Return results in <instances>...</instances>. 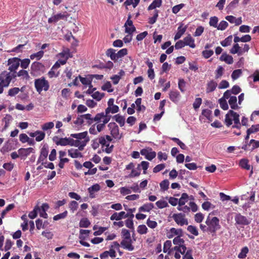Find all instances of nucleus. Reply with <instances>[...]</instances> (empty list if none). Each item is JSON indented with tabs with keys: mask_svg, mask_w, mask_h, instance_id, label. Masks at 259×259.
Instances as JSON below:
<instances>
[{
	"mask_svg": "<svg viewBox=\"0 0 259 259\" xmlns=\"http://www.w3.org/2000/svg\"><path fill=\"white\" fill-rule=\"evenodd\" d=\"M219 19L216 16L211 17L209 19V24L210 26L217 28Z\"/></svg>",
	"mask_w": 259,
	"mask_h": 259,
	"instance_id": "obj_43",
	"label": "nucleus"
},
{
	"mask_svg": "<svg viewBox=\"0 0 259 259\" xmlns=\"http://www.w3.org/2000/svg\"><path fill=\"white\" fill-rule=\"evenodd\" d=\"M228 26V23L226 21H222L220 22V24L218 25L217 29L218 30H225Z\"/></svg>",
	"mask_w": 259,
	"mask_h": 259,
	"instance_id": "obj_64",
	"label": "nucleus"
},
{
	"mask_svg": "<svg viewBox=\"0 0 259 259\" xmlns=\"http://www.w3.org/2000/svg\"><path fill=\"white\" fill-rule=\"evenodd\" d=\"M154 207V205L151 203L144 204L143 206L139 208L140 212H149Z\"/></svg>",
	"mask_w": 259,
	"mask_h": 259,
	"instance_id": "obj_29",
	"label": "nucleus"
},
{
	"mask_svg": "<svg viewBox=\"0 0 259 259\" xmlns=\"http://www.w3.org/2000/svg\"><path fill=\"white\" fill-rule=\"evenodd\" d=\"M49 153L48 146L46 144L44 145L40 150V154L37 161V163H41L44 164L45 160L48 157Z\"/></svg>",
	"mask_w": 259,
	"mask_h": 259,
	"instance_id": "obj_12",
	"label": "nucleus"
},
{
	"mask_svg": "<svg viewBox=\"0 0 259 259\" xmlns=\"http://www.w3.org/2000/svg\"><path fill=\"white\" fill-rule=\"evenodd\" d=\"M129 214L125 213L124 211H121L119 213L114 212V213L110 217V220L112 221L116 220L119 221L123 218L128 217Z\"/></svg>",
	"mask_w": 259,
	"mask_h": 259,
	"instance_id": "obj_19",
	"label": "nucleus"
},
{
	"mask_svg": "<svg viewBox=\"0 0 259 259\" xmlns=\"http://www.w3.org/2000/svg\"><path fill=\"white\" fill-rule=\"evenodd\" d=\"M100 189V186L99 184H95L89 187L88 189L89 193H90V197L93 198L95 197L94 193L99 191Z\"/></svg>",
	"mask_w": 259,
	"mask_h": 259,
	"instance_id": "obj_24",
	"label": "nucleus"
},
{
	"mask_svg": "<svg viewBox=\"0 0 259 259\" xmlns=\"http://www.w3.org/2000/svg\"><path fill=\"white\" fill-rule=\"evenodd\" d=\"M248 145L249 146L251 145V147L250 148V150L251 151H252L255 149L259 147V141H256V140H255L253 139H251L249 142Z\"/></svg>",
	"mask_w": 259,
	"mask_h": 259,
	"instance_id": "obj_40",
	"label": "nucleus"
},
{
	"mask_svg": "<svg viewBox=\"0 0 259 259\" xmlns=\"http://www.w3.org/2000/svg\"><path fill=\"white\" fill-rule=\"evenodd\" d=\"M120 244L124 249L128 251H133L134 249V247L132 245V239H130L129 240L122 239Z\"/></svg>",
	"mask_w": 259,
	"mask_h": 259,
	"instance_id": "obj_18",
	"label": "nucleus"
},
{
	"mask_svg": "<svg viewBox=\"0 0 259 259\" xmlns=\"http://www.w3.org/2000/svg\"><path fill=\"white\" fill-rule=\"evenodd\" d=\"M59 55L61 58H63L67 60L69 58L72 57V55L68 49H64L62 52L59 54Z\"/></svg>",
	"mask_w": 259,
	"mask_h": 259,
	"instance_id": "obj_32",
	"label": "nucleus"
},
{
	"mask_svg": "<svg viewBox=\"0 0 259 259\" xmlns=\"http://www.w3.org/2000/svg\"><path fill=\"white\" fill-rule=\"evenodd\" d=\"M115 52V50L110 48L107 50L106 54L108 57H109L112 60L115 61L122 58L127 54V50L126 48L120 50L117 53Z\"/></svg>",
	"mask_w": 259,
	"mask_h": 259,
	"instance_id": "obj_4",
	"label": "nucleus"
},
{
	"mask_svg": "<svg viewBox=\"0 0 259 259\" xmlns=\"http://www.w3.org/2000/svg\"><path fill=\"white\" fill-rule=\"evenodd\" d=\"M113 118L119 124L120 126H123L124 125L125 119L123 116L116 114L113 116Z\"/></svg>",
	"mask_w": 259,
	"mask_h": 259,
	"instance_id": "obj_37",
	"label": "nucleus"
},
{
	"mask_svg": "<svg viewBox=\"0 0 259 259\" xmlns=\"http://www.w3.org/2000/svg\"><path fill=\"white\" fill-rule=\"evenodd\" d=\"M90 222L87 218H83L79 222V227L81 228H87L90 225Z\"/></svg>",
	"mask_w": 259,
	"mask_h": 259,
	"instance_id": "obj_47",
	"label": "nucleus"
},
{
	"mask_svg": "<svg viewBox=\"0 0 259 259\" xmlns=\"http://www.w3.org/2000/svg\"><path fill=\"white\" fill-rule=\"evenodd\" d=\"M248 248L245 246L242 248L241 252L239 253L238 257L239 258H244L246 256V254L248 252Z\"/></svg>",
	"mask_w": 259,
	"mask_h": 259,
	"instance_id": "obj_55",
	"label": "nucleus"
},
{
	"mask_svg": "<svg viewBox=\"0 0 259 259\" xmlns=\"http://www.w3.org/2000/svg\"><path fill=\"white\" fill-rule=\"evenodd\" d=\"M68 17V15L67 12H64L63 13H58L56 15H55L48 19L49 23H56L58 22L59 20L61 19H64L65 18H67Z\"/></svg>",
	"mask_w": 259,
	"mask_h": 259,
	"instance_id": "obj_15",
	"label": "nucleus"
},
{
	"mask_svg": "<svg viewBox=\"0 0 259 259\" xmlns=\"http://www.w3.org/2000/svg\"><path fill=\"white\" fill-rule=\"evenodd\" d=\"M121 234L123 239L129 240L131 239V234L128 230L122 229Z\"/></svg>",
	"mask_w": 259,
	"mask_h": 259,
	"instance_id": "obj_46",
	"label": "nucleus"
},
{
	"mask_svg": "<svg viewBox=\"0 0 259 259\" xmlns=\"http://www.w3.org/2000/svg\"><path fill=\"white\" fill-rule=\"evenodd\" d=\"M18 152L20 156L26 157L30 153H34V149L31 147L27 148H21L18 150Z\"/></svg>",
	"mask_w": 259,
	"mask_h": 259,
	"instance_id": "obj_23",
	"label": "nucleus"
},
{
	"mask_svg": "<svg viewBox=\"0 0 259 259\" xmlns=\"http://www.w3.org/2000/svg\"><path fill=\"white\" fill-rule=\"evenodd\" d=\"M100 144L102 145V147L105 146L106 148L105 149H103V151H105L107 153H110L112 150L113 148V145H111L109 147L110 143H107L105 140L104 137H100Z\"/></svg>",
	"mask_w": 259,
	"mask_h": 259,
	"instance_id": "obj_16",
	"label": "nucleus"
},
{
	"mask_svg": "<svg viewBox=\"0 0 259 259\" xmlns=\"http://www.w3.org/2000/svg\"><path fill=\"white\" fill-rule=\"evenodd\" d=\"M79 151L78 148L77 149L73 148L69 149L68 150V155L73 158H81L83 157V155Z\"/></svg>",
	"mask_w": 259,
	"mask_h": 259,
	"instance_id": "obj_22",
	"label": "nucleus"
},
{
	"mask_svg": "<svg viewBox=\"0 0 259 259\" xmlns=\"http://www.w3.org/2000/svg\"><path fill=\"white\" fill-rule=\"evenodd\" d=\"M32 73H43L45 70V66L40 62H34L31 65Z\"/></svg>",
	"mask_w": 259,
	"mask_h": 259,
	"instance_id": "obj_10",
	"label": "nucleus"
},
{
	"mask_svg": "<svg viewBox=\"0 0 259 259\" xmlns=\"http://www.w3.org/2000/svg\"><path fill=\"white\" fill-rule=\"evenodd\" d=\"M176 235L177 236L183 235V231L181 229H177L175 228H171L167 234V237L168 238H171Z\"/></svg>",
	"mask_w": 259,
	"mask_h": 259,
	"instance_id": "obj_21",
	"label": "nucleus"
},
{
	"mask_svg": "<svg viewBox=\"0 0 259 259\" xmlns=\"http://www.w3.org/2000/svg\"><path fill=\"white\" fill-rule=\"evenodd\" d=\"M112 85L110 82H106L102 87V90L103 91H107L109 93H111L113 91V90L111 89Z\"/></svg>",
	"mask_w": 259,
	"mask_h": 259,
	"instance_id": "obj_53",
	"label": "nucleus"
},
{
	"mask_svg": "<svg viewBox=\"0 0 259 259\" xmlns=\"http://www.w3.org/2000/svg\"><path fill=\"white\" fill-rule=\"evenodd\" d=\"M156 205L159 208H163L168 206V203L166 201L160 200L156 202Z\"/></svg>",
	"mask_w": 259,
	"mask_h": 259,
	"instance_id": "obj_59",
	"label": "nucleus"
},
{
	"mask_svg": "<svg viewBox=\"0 0 259 259\" xmlns=\"http://www.w3.org/2000/svg\"><path fill=\"white\" fill-rule=\"evenodd\" d=\"M169 182L168 180H164L160 183V187L162 190L166 191L168 189Z\"/></svg>",
	"mask_w": 259,
	"mask_h": 259,
	"instance_id": "obj_51",
	"label": "nucleus"
},
{
	"mask_svg": "<svg viewBox=\"0 0 259 259\" xmlns=\"http://www.w3.org/2000/svg\"><path fill=\"white\" fill-rule=\"evenodd\" d=\"M186 30V27H185L184 28L182 27V25L180 26L178 28V32L175 34L174 37L175 40L179 39L181 37L182 35L185 32Z\"/></svg>",
	"mask_w": 259,
	"mask_h": 259,
	"instance_id": "obj_34",
	"label": "nucleus"
},
{
	"mask_svg": "<svg viewBox=\"0 0 259 259\" xmlns=\"http://www.w3.org/2000/svg\"><path fill=\"white\" fill-rule=\"evenodd\" d=\"M37 136L35 137V140L37 142L42 141L45 137V133L40 131H37Z\"/></svg>",
	"mask_w": 259,
	"mask_h": 259,
	"instance_id": "obj_62",
	"label": "nucleus"
},
{
	"mask_svg": "<svg viewBox=\"0 0 259 259\" xmlns=\"http://www.w3.org/2000/svg\"><path fill=\"white\" fill-rule=\"evenodd\" d=\"M205 224L208 226V232L212 234V236L215 235L216 232L221 227L219 219L216 217L211 218L210 214L207 217Z\"/></svg>",
	"mask_w": 259,
	"mask_h": 259,
	"instance_id": "obj_3",
	"label": "nucleus"
},
{
	"mask_svg": "<svg viewBox=\"0 0 259 259\" xmlns=\"http://www.w3.org/2000/svg\"><path fill=\"white\" fill-rule=\"evenodd\" d=\"M70 137L76 139L74 140L71 138V146L78 147L79 150H83L90 140L87 132L72 134Z\"/></svg>",
	"mask_w": 259,
	"mask_h": 259,
	"instance_id": "obj_1",
	"label": "nucleus"
},
{
	"mask_svg": "<svg viewBox=\"0 0 259 259\" xmlns=\"http://www.w3.org/2000/svg\"><path fill=\"white\" fill-rule=\"evenodd\" d=\"M16 75H13L10 72L6 71H3L0 74V82L4 84V87H8L13 77H15Z\"/></svg>",
	"mask_w": 259,
	"mask_h": 259,
	"instance_id": "obj_6",
	"label": "nucleus"
},
{
	"mask_svg": "<svg viewBox=\"0 0 259 259\" xmlns=\"http://www.w3.org/2000/svg\"><path fill=\"white\" fill-rule=\"evenodd\" d=\"M242 70L240 69L234 70L231 74L232 79L234 80L238 78L242 74Z\"/></svg>",
	"mask_w": 259,
	"mask_h": 259,
	"instance_id": "obj_45",
	"label": "nucleus"
},
{
	"mask_svg": "<svg viewBox=\"0 0 259 259\" xmlns=\"http://www.w3.org/2000/svg\"><path fill=\"white\" fill-rule=\"evenodd\" d=\"M60 67V64L56 62L55 64L52 66L51 70L48 72V75L50 78L53 77H57L59 76V72H56V70H57Z\"/></svg>",
	"mask_w": 259,
	"mask_h": 259,
	"instance_id": "obj_17",
	"label": "nucleus"
},
{
	"mask_svg": "<svg viewBox=\"0 0 259 259\" xmlns=\"http://www.w3.org/2000/svg\"><path fill=\"white\" fill-rule=\"evenodd\" d=\"M147 230L148 229L145 225H140L137 228V232L141 235L146 234L147 233Z\"/></svg>",
	"mask_w": 259,
	"mask_h": 259,
	"instance_id": "obj_50",
	"label": "nucleus"
},
{
	"mask_svg": "<svg viewBox=\"0 0 259 259\" xmlns=\"http://www.w3.org/2000/svg\"><path fill=\"white\" fill-rule=\"evenodd\" d=\"M219 102L220 103V107L222 109L224 110H227L228 109L229 106L226 100L223 98H221L219 100Z\"/></svg>",
	"mask_w": 259,
	"mask_h": 259,
	"instance_id": "obj_41",
	"label": "nucleus"
},
{
	"mask_svg": "<svg viewBox=\"0 0 259 259\" xmlns=\"http://www.w3.org/2000/svg\"><path fill=\"white\" fill-rule=\"evenodd\" d=\"M67 214H68L67 211L65 210V211H64L62 213H59V214H58L55 215L53 217V220L54 221H58L60 219H64L67 217Z\"/></svg>",
	"mask_w": 259,
	"mask_h": 259,
	"instance_id": "obj_57",
	"label": "nucleus"
},
{
	"mask_svg": "<svg viewBox=\"0 0 259 259\" xmlns=\"http://www.w3.org/2000/svg\"><path fill=\"white\" fill-rule=\"evenodd\" d=\"M54 126V123L53 122H49L45 123L41 126V128L43 131H46L48 130L52 129Z\"/></svg>",
	"mask_w": 259,
	"mask_h": 259,
	"instance_id": "obj_52",
	"label": "nucleus"
},
{
	"mask_svg": "<svg viewBox=\"0 0 259 259\" xmlns=\"http://www.w3.org/2000/svg\"><path fill=\"white\" fill-rule=\"evenodd\" d=\"M172 218L178 225L182 226L184 225L188 224V221L187 219L185 218V215L184 213H174Z\"/></svg>",
	"mask_w": 259,
	"mask_h": 259,
	"instance_id": "obj_7",
	"label": "nucleus"
},
{
	"mask_svg": "<svg viewBox=\"0 0 259 259\" xmlns=\"http://www.w3.org/2000/svg\"><path fill=\"white\" fill-rule=\"evenodd\" d=\"M248 160L247 159H242L240 160L239 162L240 166L246 170H249L250 169V165L248 164Z\"/></svg>",
	"mask_w": 259,
	"mask_h": 259,
	"instance_id": "obj_36",
	"label": "nucleus"
},
{
	"mask_svg": "<svg viewBox=\"0 0 259 259\" xmlns=\"http://www.w3.org/2000/svg\"><path fill=\"white\" fill-rule=\"evenodd\" d=\"M53 141L55 142L57 145H61L63 146L66 145L71 146V138H59V137L55 136L53 138Z\"/></svg>",
	"mask_w": 259,
	"mask_h": 259,
	"instance_id": "obj_13",
	"label": "nucleus"
},
{
	"mask_svg": "<svg viewBox=\"0 0 259 259\" xmlns=\"http://www.w3.org/2000/svg\"><path fill=\"white\" fill-rule=\"evenodd\" d=\"M239 116V114L232 110H230L225 115V123L226 125L229 127L232 124L233 121H234V124L232 127L240 129L241 128V123Z\"/></svg>",
	"mask_w": 259,
	"mask_h": 259,
	"instance_id": "obj_2",
	"label": "nucleus"
},
{
	"mask_svg": "<svg viewBox=\"0 0 259 259\" xmlns=\"http://www.w3.org/2000/svg\"><path fill=\"white\" fill-rule=\"evenodd\" d=\"M162 4V0H154L153 2L148 7V10H152L159 8Z\"/></svg>",
	"mask_w": 259,
	"mask_h": 259,
	"instance_id": "obj_33",
	"label": "nucleus"
},
{
	"mask_svg": "<svg viewBox=\"0 0 259 259\" xmlns=\"http://www.w3.org/2000/svg\"><path fill=\"white\" fill-rule=\"evenodd\" d=\"M34 87L36 91L40 94L42 91H47L50 88L49 81L44 77L34 80Z\"/></svg>",
	"mask_w": 259,
	"mask_h": 259,
	"instance_id": "obj_5",
	"label": "nucleus"
},
{
	"mask_svg": "<svg viewBox=\"0 0 259 259\" xmlns=\"http://www.w3.org/2000/svg\"><path fill=\"white\" fill-rule=\"evenodd\" d=\"M128 217L129 219H127L125 222V224L126 227L128 228L132 229V231L134 232V223L133 221V219L134 217V214H131L129 215ZM134 234V233H133V235Z\"/></svg>",
	"mask_w": 259,
	"mask_h": 259,
	"instance_id": "obj_31",
	"label": "nucleus"
},
{
	"mask_svg": "<svg viewBox=\"0 0 259 259\" xmlns=\"http://www.w3.org/2000/svg\"><path fill=\"white\" fill-rule=\"evenodd\" d=\"M184 42H185V46H189L191 48H194L195 47L194 39L190 34L184 38Z\"/></svg>",
	"mask_w": 259,
	"mask_h": 259,
	"instance_id": "obj_26",
	"label": "nucleus"
},
{
	"mask_svg": "<svg viewBox=\"0 0 259 259\" xmlns=\"http://www.w3.org/2000/svg\"><path fill=\"white\" fill-rule=\"evenodd\" d=\"M104 96V93H101L99 92H96L92 95V97L97 100L100 101Z\"/></svg>",
	"mask_w": 259,
	"mask_h": 259,
	"instance_id": "obj_61",
	"label": "nucleus"
},
{
	"mask_svg": "<svg viewBox=\"0 0 259 259\" xmlns=\"http://www.w3.org/2000/svg\"><path fill=\"white\" fill-rule=\"evenodd\" d=\"M84 120L87 121V123L90 125L93 123V117L91 114L88 113L82 115Z\"/></svg>",
	"mask_w": 259,
	"mask_h": 259,
	"instance_id": "obj_63",
	"label": "nucleus"
},
{
	"mask_svg": "<svg viewBox=\"0 0 259 259\" xmlns=\"http://www.w3.org/2000/svg\"><path fill=\"white\" fill-rule=\"evenodd\" d=\"M78 206V204L75 201H71L69 205V208L72 212H74L75 210H77Z\"/></svg>",
	"mask_w": 259,
	"mask_h": 259,
	"instance_id": "obj_58",
	"label": "nucleus"
},
{
	"mask_svg": "<svg viewBox=\"0 0 259 259\" xmlns=\"http://www.w3.org/2000/svg\"><path fill=\"white\" fill-rule=\"evenodd\" d=\"M248 134H253L259 131V124L252 125L250 128L247 130Z\"/></svg>",
	"mask_w": 259,
	"mask_h": 259,
	"instance_id": "obj_49",
	"label": "nucleus"
},
{
	"mask_svg": "<svg viewBox=\"0 0 259 259\" xmlns=\"http://www.w3.org/2000/svg\"><path fill=\"white\" fill-rule=\"evenodd\" d=\"M21 60L18 58L15 57L8 60V65H9V70L11 72L16 73V70L20 65Z\"/></svg>",
	"mask_w": 259,
	"mask_h": 259,
	"instance_id": "obj_9",
	"label": "nucleus"
},
{
	"mask_svg": "<svg viewBox=\"0 0 259 259\" xmlns=\"http://www.w3.org/2000/svg\"><path fill=\"white\" fill-rule=\"evenodd\" d=\"M188 195L184 193L182 194L181 198L179 200V205H184L185 203L188 201Z\"/></svg>",
	"mask_w": 259,
	"mask_h": 259,
	"instance_id": "obj_39",
	"label": "nucleus"
},
{
	"mask_svg": "<svg viewBox=\"0 0 259 259\" xmlns=\"http://www.w3.org/2000/svg\"><path fill=\"white\" fill-rule=\"evenodd\" d=\"M169 97L171 101L178 103L180 100L181 95L177 90L171 91L169 94Z\"/></svg>",
	"mask_w": 259,
	"mask_h": 259,
	"instance_id": "obj_20",
	"label": "nucleus"
},
{
	"mask_svg": "<svg viewBox=\"0 0 259 259\" xmlns=\"http://www.w3.org/2000/svg\"><path fill=\"white\" fill-rule=\"evenodd\" d=\"M187 230L191 234H192L196 236H198L199 234L197 228L195 226H194L192 225H189L187 227Z\"/></svg>",
	"mask_w": 259,
	"mask_h": 259,
	"instance_id": "obj_48",
	"label": "nucleus"
},
{
	"mask_svg": "<svg viewBox=\"0 0 259 259\" xmlns=\"http://www.w3.org/2000/svg\"><path fill=\"white\" fill-rule=\"evenodd\" d=\"M217 87V83L213 80L208 82L206 84V92L207 93L213 92Z\"/></svg>",
	"mask_w": 259,
	"mask_h": 259,
	"instance_id": "obj_25",
	"label": "nucleus"
},
{
	"mask_svg": "<svg viewBox=\"0 0 259 259\" xmlns=\"http://www.w3.org/2000/svg\"><path fill=\"white\" fill-rule=\"evenodd\" d=\"M44 52L42 50L39 51V52L31 54L30 56V58L31 60H33L36 58L37 60L40 59L44 56Z\"/></svg>",
	"mask_w": 259,
	"mask_h": 259,
	"instance_id": "obj_42",
	"label": "nucleus"
},
{
	"mask_svg": "<svg viewBox=\"0 0 259 259\" xmlns=\"http://www.w3.org/2000/svg\"><path fill=\"white\" fill-rule=\"evenodd\" d=\"M15 207V205L14 204H10L8 205L7 207L2 211L1 215L2 218H4L7 213L10 210L13 209Z\"/></svg>",
	"mask_w": 259,
	"mask_h": 259,
	"instance_id": "obj_60",
	"label": "nucleus"
},
{
	"mask_svg": "<svg viewBox=\"0 0 259 259\" xmlns=\"http://www.w3.org/2000/svg\"><path fill=\"white\" fill-rule=\"evenodd\" d=\"M235 221L236 224L239 225H248L250 223V221L246 217L242 215L240 213H237L235 216Z\"/></svg>",
	"mask_w": 259,
	"mask_h": 259,
	"instance_id": "obj_11",
	"label": "nucleus"
},
{
	"mask_svg": "<svg viewBox=\"0 0 259 259\" xmlns=\"http://www.w3.org/2000/svg\"><path fill=\"white\" fill-rule=\"evenodd\" d=\"M140 153L145 156L148 160H152L156 155V152L152 151L151 148L143 149L141 150Z\"/></svg>",
	"mask_w": 259,
	"mask_h": 259,
	"instance_id": "obj_14",
	"label": "nucleus"
},
{
	"mask_svg": "<svg viewBox=\"0 0 259 259\" xmlns=\"http://www.w3.org/2000/svg\"><path fill=\"white\" fill-rule=\"evenodd\" d=\"M158 10H155L154 11V14L153 16L149 18L148 22L149 24H153L156 22L158 17Z\"/></svg>",
	"mask_w": 259,
	"mask_h": 259,
	"instance_id": "obj_54",
	"label": "nucleus"
},
{
	"mask_svg": "<svg viewBox=\"0 0 259 259\" xmlns=\"http://www.w3.org/2000/svg\"><path fill=\"white\" fill-rule=\"evenodd\" d=\"M12 120V117L10 114H7L6 116L3 119L2 121L5 123V125L2 132L6 131L9 126L10 122Z\"/></svg>",
	"mask_w": 259,
	"mask_h": 259,
	"instance_id": "obj_28",
	"label": "nucleus"
},
{
	"mask_svg": "<svg viewBox=\"0 0 259 259\" xmlns=\"http://www.w3.org/2000/svg\"><path fill=\"white\" fill-rule=\"evenodd\" d=\"M181 236H177L173 239V243L174 244L178 245L179 246L183 245L184 243V240L183 239L181 238Z\"/></svg>",
	"mask_w": 259,
	"mask_h": 259,
	"instance_id": "obj_56",
	"label": "nucleus"
},
{
	"mask_svg": "<svg viewBox=\"0 0 259 259\" xmlns=\"http://www.w3.org/2000/svg\"><path fill=\"white\" fill-rule=\"evenodd\" d=\"M201 114L205 117L209 121H212V112L211 110L208 109H203L202 111Z\"/></svg>",
	"mask_w": 259,
	"mask_h": 259,
	"instance_id": "obj_38",
	"label": "nucleus"
},
{
	"mask_svg": "<svg viewBox=\"0 0 259 259\" xmlns=\"http://www.w3.org/2000/svg\"><path fill=\"white\" fill-rule=\"evenodd\" d=\"M108 126L110 131V133L115 139H120L121 136L119 133V127L115 122H110Z\"/></svg>",
	"mask_w": 259,
	"mask_h": 259,
	"instance_id": "obj_8",
	"label": "nucleus"
},
{
	"mask_svg": "<svg viewBox=\"0 0 259 259\" xmlns=\"http://www.w3.org/2000/svg\"><path fill=\"white\" fill-rule=\"evenodd\" d=\"M232 41V36L229 35L224 40L221 42V44L223 47H226L230 46Z\"/></svg>",
	"mask_w": 259,
	"mask_h": 259,
	"instance_id": "obj_44",
	"label": "nucleus"
},
{
	"mask_svg": "<svg viewBox=\"0 0 259 259\" xmlns=\"http://www.w3.org/2000/svg\"><path fill=\"white\" fill-rule=\"evenodd\" d=\"M237 99L236 96H232L229 99L228 103L232 109L237 110L239 108V107L237 105Z\"/></svg>",
	"mask_w": 259,
	"mask_h": 259,
	"instance_id": "obj_30",
	"label": "nucleus"
},
{
	"mask_svg": "<svg viewBox=\"0 0 259 259\" xmlns=\"http://www.w3.org/2000/svg\"><path fill=\"white\" fill-rule=\"evenodd\" d=\"M230 52L232 54H238V55L242 54L241 48L238 44H235L233 45V47L230 50Z\"/></svg>",
	"mask_w": 259,
	"mask_h": 259,
	"instance_id": "obj_35",
	"label": "nucleus"
},
{
	"mask_svg": "<svg viewBox=\"0 0 259 259\" xmlns=\"http://www.w3.org/2000/svg\"><path fill=\"white\" fill-rule=\"evenodd\" d=\"M220 59L221 61H224L228 64H232L233 63V57L226 53H223L220 57Z\"/></svg>",
	"mask_w": 259,
	"mask_h": 259,
	"instance_id": "obj_27",
	"label": "nucleus"
}]
</instances>
